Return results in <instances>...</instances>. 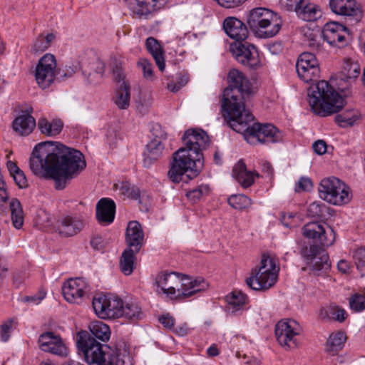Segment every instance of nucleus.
Listing matches in <instances>:
<instances>
[{
    "mask_svg": "<svg viewBox=\"0 0 365 365\" xmlns=\"http://www.w3.org/2000/svg\"><path fill=\"white\" fill-rule=\"evenodd\" d=\"M296 214L293 212H282L281 222L287 227H294L297 225Z\"/></svg>",
    "mask_w": 365,
    "mask_h": 365,
    "instance_id": "bf43d9fd",
    "label": "nucleus"
},
{
    "mask_svg": "<svg viewBox=\"0 0 365 365\" xmlns=\"http://www.w3.org/2000/svg\"><path fill=\"white\" fill-rule=\"evenodd\" d=\"M120 193L133 200H138L140 197V190L135 186H131L128 182H123L120 188Z\"/></svg>",
    "mask_w": 365,
    "mask_h": 365,
    "instance_id": "8fccbe9b",
    "label": "nucleus"
},
{
    "mask_svg": "<svg viewBox=\"0 0 365 365\" xmlns=\"http://www.w3.org/2000/svg\"><path fill=\"white\" fill-rule=\"evenodd\" d=\"M155 284L163 294L171 298L176 291L179 292V296L189 297L205 290L208 287V284L202 277L191 279L175 272H160L155 277Z\"/></svg>",
    "mask_w": 365,
    "mask_h": 365,
    "instance_id": "423d86ee",
    "label": "nucleus"
},
{
    "mask_svg": "<svg viewBox=\"0 0 365 365\" xmlns=\"http://www.w3.org/2000/svg\"><path fill=\"white\" fill-rule=\"evenodd\" d=\"M115 204L110 198H101L96 205V219L100 224L109 225L115 218Z\"/></svg>",
    "mask_w": 365,
    "mask_h": 365,
    "instance_id": "b1692460",
    "label": "nucleus"
},
{
    "mask_svg": "<svg viewBox=\"0 0 365 365\" xmlns=\"http://www.w3.org/2000/svg\"><path fill=\"white\" fill-rule=\"evenodd\" d=\"M168 0H127L128 6L133 14L138 17L146 16L160 9Z\"/></svg>",
    "mask_w": 365,
    "mask_h": 365,
    "instance_id": "aec40b11",
    "label": "nucleus"
},
{
    "mask_svg": "<svg viewBox=\"0 0 365 365\" xmlns=\"http://www.w3.org/2000/svg\"><path fill=\"white\" fill-rule=\"evenodd\" d=\"M346 340V336L343 331L331 334L327 342V351L334 354L342 349Z\"/></svg>",
    "mask_w": 365,
    "mask_h": 365,
    "instance_id": "4c0bfd02",
    "label": "nucleus"
},
{
    "mask_svg": "<svg viewBox=\"0 0 365 365\" xmlns=\"http://www.w3.org/2000/svg\"><path fill=\"white\" fill-rule=\"evenodd\" d=\"M92 66L93 68L97 74H100L101 76L103 74L105 70V64L101 60L96 58L93 61Z\"/></svg>",
    "mask_w": 365,
    "mask_h": 365,
    "instance_id": "338daca9",
    "label": "nucleus"
},
{
    "mask_svg": "<svg viewBox=\"0 0 365 365\" xmlns=\"http://www.w3.org/2000/svg\"><path fill=\"white\" fill-rule=\"evenodd\" d=\"M88 287L83 278L70 279L62 287L65 299L70 303L80 304L82 302Z\"/></svg>",
    "mask_w": 365,
    "mask_h": 365,
    "instance_id": "a211bd4d",
    "label": "nucleus"
},
{
    "mask_svg": "<svg viewBox=\"0 0 365 365\" xmlns=\"http://www.w3.org/2000/svg\"><path fill=\"white\" fill-rule=\"evenodd\" d=\"M340 190L336 189L334 195H337V197H340V199L344 200H341V202L337 201L336 202H331V204L334 205H343L347 204L351 199V193L349 187L341 180H340Z\"/></svg>",
    "mask_w": 365,
    "mask_h": 365,
    "instance_id": "37998d69",
    "label": "nucleus"
},
{
    "mask_svg": "<svg viewBox=\"0 0 365 365\" xmlns=\"http://www.w3.org/2000/svg\"><path fill=\"white\" fill-rule=\"evenodd\" d=\"M302 230L305 237L313 240L315 243L302 250V255L308 261H314L321 252H324L322 247L332 245L336 239L334 229L322 220L307 222Z\"/></svg>",
    "mask_w": 365,
    "mask_h": 365,
    "instance_id": "0eeeda50",
    "label": "nucleus"
},
{
    "mask_svg": "<svg viewBox=\"0 0 365 365\" xmlns=\"http://www.w3.org/2000/svg\"><path fill=\"white\" fill-rule=\"evenodd\" d=\"M280 1L287 10L297 12L304 4V0H280Z\"/></svg>",
    "mask_w": 365,
    "mask_h": 365,
    "instance_id": "13d9d810",
    "label": "nucleus"
},
{
    "mask_svg": "<svg viewBox=\"0 0 365 365\" xmlns=\"http://www.w3.org/2000/svg\"><path fill=\"white\" fill-rule=\"evenodd\" d=\"M130 86L127 82H123L118 86L114 103L120 109H127L130 106Z\"/></svg>",
    "mask_w": 365,
    "mask_h": 365,
    "instance_id": "473e14b6",
    "label": "nucleus"
},
{
    "mask_svg": "<svg viewBox=\"0 0 365 365\" xmlns=\"http://www.w3.org/2000/svg\"><path fill=\"white\" fill-rule=\"evenodd\" d=\"M209 192V187L207 185H201L197 187L188 191L186 193L187 197L192 202H197L203 195H207Z\"/></svg>",
    "mask_w": 365,
    "mask_h": 365,
    "instance_id": "49530a36",
    "label": "nucleus"
},
{
    "mask_svg": "<svg viewBox=\"0 0 365 365\" xmlns=\"http://www.w3.org/2000/svg\"><path fill=\"white\" fill-rule=\"evenodd\" d=\"M217 4L224 8L232 9L242 5L246 0H215Z\"/></svg>",
    "mask_w": 365,
    "mask_h": 365,
    "instance_id": "e2e57ef3",
    "label": "nucleus"
},
{
    "mask_svg": "<svg viewBox=\"0 0 365 365\" xmlns=\"http://www.w3.org/2000/svg\"><path fill=\"white\" fill-rule=\"evenodd\" d=\"M55 38L56 36L53 33L47 34L46 35L40 34L34 41L31 48L32 51L34 53L45 51L50 47Z\"/></svg>",
    "mask_w": 365,
    "mask_h": 365,
    "instance_id": "e433bc0d",
    "label": "nucleus"
},
{
    "mask_svg": "<svg viewBox=\"0 0 365 365\" xmlns=\"http://www.w3.org/2000/svg\"><path fill=\"white\" fill-rule=\"evenodd\" d=\"M361 73V67L358 62L351 59L344 61L340 75V81L349 82L355 80Z\"/></svg>",
    "mask_w": 365,
    "mask_h": 365,
    "instance_id": "2f4dec72",
    "label": "nucleus"
},
{
    "mask_svg": "<svg viewBox=\"0 0 365 365\" xmlns=\"http://www.w3.org/2000/svg\"><path fill=\"white\" fill-rule=\"evenodd\" d=\"M144 241V232L140 224L137 221H130L128 222L125 231V243L127 248L139 252Z\"/></svg>",
    "mask_w": 365,
    "mask_h": 365,
    "instance_id": "4be33fe9",
    "label": "nucleus"
},
{
    "mask_svg": "<svg viewBox=\"0 0 365 365\" xmlns=\"http://www.w3.org/2000/svg\"><path fill=\"white\" fill-rule=\"evenodd\" d=\"M6 185L2 176L0 174V202H5L9 199V194L6 190ZM6 211V207L0 205V213H4Z\"/></svg>",
    "mask_w": 365,
    "mask_h": 365,
    "instance_id": "6e6d98bb",
    "label": "nucleus"
},
{
    "mask_svg": "<svg viewBox=\"0 0 365 365\" xmlns=\"http://www.w3.org/2000/svg\"><path fill=\"white\" fill-rule=\"evenodd\" d=\"M123 304L124 302L118 297H108L102 294L96 295L92 302L95 313L101 319L122 317Z\"/></svg>",
    "mask_w": 365,
    "mask_h": 365,
    "instance_id": "9d476101",
    "label": "nucleus"
},
{
    "mask_svg": "<svg viewBox=\"0 0 365 365\" xmlns=\"http://www.w3.org/2000/svg\"><path fill=\"white\" fill-rule=\"evenodd\" d=\"M188 81V77L185 75L180 74L178 77V82H170L167 85V88L172 92L178 91L182 86H185Z\"/></svg>",
    "mask_w": 365,
    "mask_h": 365,
    "instance_id": "603ef678",
    "label": "nucleus"
},
{
    "mask_svg": "<svg viewBox=\"0 0 365 365\" xmlns=\"http://www.w3.org/2000/svg\"><path fill=\"white\" fill-rule=\"evenodd\" d=\"M308 96L312 110L322 117L338 113L346 104L345 99L326 81H319L311 86Z\"/></svg>",
    "mask_w": 365,
    "mask_h": 365,
    "instance_id": "39448f33",
    "label": "nucleus"
},
{
    "mask_svg": "<svg viewBox=\"0 0 365 365\" xmlns=\"http://www.w3.org/2000/svg\"><path fill=\"white\" fill-rule=\"evenodd\" d=\"M349 304L352 311L361 312L365 309V296L355 293L349 298Z\"/></svg>",
    "mask_w": 365,
    "mask_h": 365,
    "instance_id": "c03bdc74",
    "label": "nucleus"
},
{
    "mask_svg": "<svg viewBox=\"0 0 365 365\" xmlns=\"http://www.w3.org/2000/svg\"><path fill=\"white\" fill-rule=\"evenodd\" d=\"M330 268L331 262L328 254L325 251L321 252L320 255L313 262V270L319 275L327 273Z\"/></svg>",
    "mask_w": 365,
    "mask_h": 365,
    "instance_id": "ea45409f",
    "label": "nucleus"
},
{
    "mask_svg": "<svg viewBox=\"0 0 365 365\" xmlns=\"http://www.w3.org/2000/svg\"><path fill=\"white\" fill-rule=\"evenodd\" d=\"M25 279V273L19 272L13 277V284L16 287L19 288L24 283Z\"/></svg>",
    "mask_w": 365,
    "mask_h": 365,
    "instance_id": "774afa93",
    "label": "nucleus"
},
{
    "mask_svg": "<svg viewBox=\"0 0 365 365\" xmlns=\"http://www.w3.org/2000/svg\"><path fill=\"white\" fill-rule=\"evenodd\" d=\"M296 70L299 78L306 83L317 81L319 77V63L315 54L304 52L299 55Z\"/></svg>",
    "mask_w": 365,
    "mask_h": 365,
    "instance_id": "ddd939ff",
    "label": "nucleus"
},
{
    "mask_svg": "<svg viewBox=\"0 0 365 365\" xmlns=\"http://www.w3.org/2000/svg\"><path fill=\"white\" fill-rule=\"evenodd\" d=\"M145 47L149 53L154 58L157 66L160 71L165 69L164 51L162 45L154 37H148L145 40Z\"/></svg>",
    "mask_w": 365,
    "mask_h": 365,
    "instance_id": "bb28decb",
    "label": "nucleus"
},
{
    "mask_svg": "<svg viewBox=\"0 0 365 365\" xmlns=\"http://www.w3.org/2000/svg\"><path fill=\"white\" fill-rule=\"evenodd\" d=\"M122 317H125L132 321H136L141 319L142 312L138 304L133 302L124 303L121 310Z\"/></svg>",
    "mask_w": 365,
    "mask_h": 365,
    "instance_id": "a19ab883",
    "label": "nucleus"
},
{
    "mask_svg": "<svg viewBox=\"0 0 365 365\" xmlns=\"http://www.w3.org/2000/svg\"><path fill=\"white\" fill-rule=\"evenodd\" d=\"M138 66L142 68L145 78H153V65L150 61L145 58L140 59Z\"/></svg>",
    "mask_w": 365,
    "mask_h": 365,
    "instance_id": "052dcab7",
    "label": "nucleus"
},
{
    "mask_svg": "<svg viewBox=\"0 0 365 365\" xmlns=\"http://www.w3.org/2000/svg\"><path fill=\"white\" fill-rule=\"evenodd\" d=\"M38 346L43 351L48 352L60 356L67 354V348L59 335L52 331L41 334L38 338Z\"/></svg>",
    "mask_w": 365,
    "mask_h": 365,
    "instance_id": "f3484780",
    "label": "nucleus"
},
{
    "mask_svg": "<svg viewBox=\"0 0 365 365\" xmlns=\"http://www.w3.org/2000/svg\"><path fill=\"white\" fill-rule=\"evenodd\" d=\"M56 60L51 53L42 56L36 67V81L42 89L48 88L56 80Z\"/></svg>",
    "mask_w": 365,
    "mask_h": 365,
    "instance_id": "9b49d317",
    "label": "nucleus"
},
{
    "mask_svg": "<svg viewBox=\"0 0 365 365\" xmlns=\"http://www.w3.org/2000/svg\"><path fill=\"white\" fill-rule=\"evenodd\" d=\"M349 29L337 22L327 23L322 30L323 38L330 45L341 47L346 44Z\"/></svg>",
    "mask_w": 365,
    "mask_h": 365,
    "instance_id": "dca6fc26",
    "label": "nucleus"
},
{
    "mask_svg": "<svg viewBox=\"0 0 365 365\" xmlns=\"http://www.w3.org/2000/svg\"><path fill=\"white\" fill-rule=\"evenodd\" d=\"M247 24L255 36L269 38L279 33L282 20L277 13L264 7H257L247 14Z\"/></svg>",
    "mask_w": 365,
    "mask_h": 365,
    "instance_id": "6e6552de",
    "label": "nucleus"
},
{
    "mask_svg": "<svg viewBox=\"0 0 365 365\" xmlns=\"http://www.w3.org/2000/svg\"><path fill=\"white\" fill-rule=\"evenodd\" d=\"M12 177L19 188H26L28 187V181L24 173L21 170L13 175Z\"/></svg>",
    "mask_w": 365,
    "mask_h": 365,
    "instance_id": "680f3d73",
    "label": "nucleus"
},
{
    "mask_svg": "<svg viewBox=\"0 0 365 365\" xmlns=\"http://www.w3.org/2000/svg\"><path fill=\"white\" fill-rule=\"evenodd\" d=\"M304 35L307 37L309 42L308 46L313 49V51H319L322 46L319 41H317V35L309 29H307Z\"/></svg>",
    "mask_w": 365,
    "mask_h": 365,
    "instance_id": "5fc2aeb1",
    "label": "nucleus"
},
{
    "mask_svg": "<svg viewBox=\"0 0 365 365\" xmlns=\"http://www.w3.org/2000/svg\"><path fill=\"white\" fill-rule=\"evenodd\" d=\"M312 182L310 178L302 177L295 186L296 192L308 191L312 188Z\"/></svg>",
    "mask_w": 365,
    "mask_h": 365,
    "instance_id": "4d7b16f0",
    "label": "nucleus"
},
{
    "mask_svg": "<svg viewBox=\"0 0 365 365\" xmlns=\"http://www.w3.org/2000/svg\"><path fill=\"white\" fill-rule=\"evenodd\" d=\"M320 315L322 318L327 317L340 323L344 322L348 317L346 311L335 304H331L326 309L321 310Z\"/></svg>",
    "mask_w": 365,
    "mask_h": 365,
    "instance_id": "f704fd0d",
    "label": "nucleus"
},
{
    "mask_svg": "<svg viewBox=\"0 0 365 365\" xmlns=\"http://www.w3.org/2000/svg\"><path fill=\"white\" fill-rule=\"evenodd\" d=\"M86 166L81 152L52 141L37 144L29 159L31 172L41 178L53 180L57 190L64 189L68 182Z\"/></svg>",
    "mask_w": 365,
    "mask_h": 365,
    "instance_id": "f03ea898",
    "label": "nucleus"
},
{
    "mask_svg": "<svg viewBox=\"0 0 365 365\" xmlns=\"http://www.w3.org/2000/svg\"><path fill=\"white\" fill-rule=\"evenodd\" d=\"M228 86L224 90L222 108L229 126L242 133L247 142L275 143L282 140V135L274 125L269 123H253V115L245 109V101L252 93V85L245 75L237 69H231L227 76Z\"/></svg>",
    "mask_w": 365,
    "mask_h": 365,
    "instance_id": "f257e3e1",
    "label": "nucleus"
},
{
    "mask_svg": "<svg viewBox=\"0 0 365 365\" xmlns=\"http://www.w3.org/2000/svg\"><path fill=\"white\" fill-rule=\"evenodd\" d=\"M63 123L61 120H53L49 122L46 118H41L38 122V128L41 133L48 136H55L61 133Z\"/></svg>",
    "mask_w": 365,
    "mask_h": 365,
    "instance_id": "7c9ffc66",
    "label": "nucleus"
},
{
    "mask_svg": "<svg viewBox=\"0 0 365 365\" xmlns=\"http://www.w3.org/2000/svg\"><path fill=\"white\" fill-rule=\"evenodd\" d=\"M279 270L274 259L263 255L259 268L252 269L246 284L253 290L268 289L277 282Z\"/></svg>",
    "mask_w": 365,
    "mask_h": 365,
    "instance_id": "1a4fd4ad",
    "label": "nucleus"
},
{
    "mask_svg": "<svg viewBox=\"0 0 365 365\" xmlns=\"http://www.w3.org/2000/svg\"><path fill=\"white\" fill-rule=\"evenodd\" d=\"M227 310L231 314H236L242 310L247 301V297L240 291L235 290L226 296Z\"/></svg>",
    "mask_w": 365,
    "mask_h": 365,
    "instance_id": "c85d7f7f",
    "label": "nucleus"
},
{
    "mask_svg": "<svg viewBox=\"0 0 365 365\" xmlns=\"http://www.w3.org/2000/svg\"><path fill=\"white\" fill-rule=\"evenodd\" d=\"M138 252H135L130 248H126L123 252L119 262L120 271L125 275H130L133 273L135 268V255Z\"/></svg>",
    "mask_w": 365,
    "mask_h": 365,
    "instance_id": "c756f323",
    "label": "nucleus"
},
{
    "mask_svg": "<svg viewBox=\"0 0 365 365\" xmlns=\"http://www.w3.org/2000/svg\"><path fill=\"white\" fill-rule=\"evenodd\" d=\"M184 146L173 154L168 175L173 182L196 178L204 166L202 150L210 143L209 136L201 129H187L182 137Z\"/></svg>",
    "mask_w": 365,
    "mask_h": 365,
    "instance_id": "7ed1b4c3",
    "label": "nucleus"
},
{
    "mask_svg": "<svg viewBox=\"0 0 365 365\" xmlns=\"http://www.w3.org/2000/svg\"><path fill=\"white\" fill-rule=\"evenodd\" d=\"M230 51L235 59L242 65L252 69H257L260 65L256 47L247 42H236L230 46Z\"/></svg>",
    "mask_w": 365,
    "mask_h": 365,
    "instance_id": "4468645a",
    "label": "nucleus"
},
{
    "mask_svg": "<svg viewBox=\"0 0 365 365\" xmlns=\"http://www.w3.org/2000/svg\"><path fill=\"white\" fill-rule=\"evenodd\" d=\"M9 209L14 227L16 229L21 228L24 224V212L20 201L17 198H12L9 202Z\"/></svg>",
    "mask_w": 365,
    "mask_h": 365,
    "instance_id": "c9c22d12",
    "label": "nucleus"
},
{
    "mask_svg": "<svg viewBox=\"0 0 365 365\" xmlns=\"http://www.w3.org/2000/svg\"><path fill=\"white\" fill-rule=\"evenodd\" d=\"M354 260L362 277L365 276V247L357 249L354 253Z\"/></svg>",
    "mask_w": 365,
    "mask_h": 365,
    "instance_id": "de8ad7c7",
    "label": "nucleus"
},
{
    "mask_svg": "<svg viewBox=\"0 0 365 365\" xmlns=\"http://www.w3.org/2000/svg\"><path fill=\"white\" fill-rule=\"evenodd\" d=\"M85 225L83 218L79 215H66L57 222V230L61 235L72 237L82 230Z\"/></svg>",
    "mask_w": 365,
    "mask_h": 365,
    "instance_id": "6ab92c4d",
    "label": "nucleus"
},
{
    "mask_svg": "<svg viewBox=\"0 0 365 365\" xmlns=\"http://www.w3.org/2000/svg\"><path fill=\"white\" fill-rule=\"evenodd\" d=\"M232 175L236 180L245 188L249 187L254 182L255 174L248 171L245 164L239 161L232 169Z\"/></svg>",
    "mask_w": 365,
    "mask_h": 365,
    "instance_id": "cd10ccee",
    "label": "nucleus"
},
{
    "mask_svg": "<svg viewBox=\"0 0 365 365\" xmlns=\"http://www.w3.org/2000/svg\"><path fill=\"white\" fill-rule=\"evenodd\" d=\"M360 113L357 110L346 109L341 113L335 116V121L342 128L350 127L354 125L355 122L359 119Z\"/></svg>",
    "mask_w": 365,
    "mask_h": 365,
    "instance_id": "72a5a7b5",
    "label": "nucleus"
},
{
    "mask_svg": "<svg viewBox=\"0 0 365 365\" xmlns=\"http://www.w3.org/2000/svg\"><path fill=\"white\" fill-rule=\"evenodd\" d=\"M78 70L77 64L66 65L63 69L58 68L56 71V80L63 81L71 77Z\"/></svg>",
    "mask_w": 365,
    "mask_h": 365,
    "instance_id": "a18cd8bd",
    "label": "nucleus"
},
{
    "mask_svg": "<svg viewBox=\"0 0 365 365\" xmlns=\"http://www.w3.org/2000/svg\"><path fill=\"white\" fill-rule=\"evenodd\" d=\"M13 129L21 135H28L36 126L34 118L29 113V110L18 117L12 123Z\"/></svg>",
    "mask_w": 365,
    "mask_h": 365,
    "instance_id": "393cba45",
    "label": "nucleus"
},
{
    "mask_svg": "<svg viewBox=\"0 0 365 365\" xmlns=\"http://www.w3.org/2000/svg\"><path fill=\"white\" fill-rule=\"evenodd\" d=\"M113 80L118 84L120 85L125 81V73L123 72L121 63L115 62L112 68Z\"/></svg>",
    "mask_w": 365,
    "mask_h": 365,
    "instance_id": "3c124183",
    "label": "nucleus"
},
{
    "mask_svg": "<svg viewBox=\"0 0 365 365\" xmlns=\"http://www.w3.org/2000/svg\"><path fill=\"white\" fill-rule=\"evenodd\" d=\"M13 322L14 319L9 318L1 325L0 335L3 341L9 340Z\"/></svg>",
    "mask_w": 365,
    "mask_h": 365,
    "instance_id": "864d4df0",
    "label": "nucleus"
},
{
    "mask_svg": "<svg viewBox=\"0 0 365 365\" xmlns=\"http://www.w3.org/2000/svg\"><path fill=\"white\" fill-rule=\"evenodd\" d=\"M329 6L332 12L344 16L351 25L361 21L363 11L356 0H330Z\"/></svg>",
    "mask_w": 365,
    "mask_h": 365,
    "instance_id": "2eb2a0df",
    "label": "nucleus"
},
{
    "mask_svg": "<svg viewBox=\"0 0 365 365\" xmlns=\"http://www.w3.org/2000/svg\"><path fill=\"white\" fill-rule=\"evenodd\" d=\"M223 29L227 35L237 42L245 41L248 36L246 24L235 17H227L224 20Z\"/></svg>",
    "mask_w": 365,
    "mask_h": 365,
    "instance_id": "412c9836",
    "label": "nucleus"
},
{
    "mask_svg": "<svg viewBox=\"0 0 365 365\" xmlns=\"http://www.w3.org/2000/svg\"><path fill=\"white\" fill-rule=\"evenodd\" d=\"M159 322L167 329H173L175 324V319L169 314H163L159 318Z\"/></svg>",
    "mask_w": 365,
    "mask_h": 365,
    "instance_id": "0e129e2a",
    "label": "nucleus"
},
{
    "mask_svg": "<svg viewBox=\"0 0 365 365\" xmlns=\"http://www.w3.org/2000/svg\"><path fill=\"white\" fill-rule=\"evenodd\" d=\"M228 204L235 209L242 210L251 205V200L245 195H232L227 199Z\"/></svg>",
    "mask_w": 365,
    "mask_h": 365,
    "instance_id": "79ce46f5",
    "label": "nucleus"
},
{
    "mask_svg": "<svg viewBox=\"0 0 365 365\" xmlns=\"http://www.w3.org/2000/svg\"><path fill=\"white\" fill-rule=\"evenodd\" d=\"M164 146L158 138H155L148 143L143 152V165L150 167L154 161L157 160L162 155Z\"/></svg>",
    "mask_w": 365,
    "mask_h": 365,
    "instance_id": "a878e982",
    "label": "nucleus"
},
{
    "mask_svg": "<svg viewBox=\"0 0 365 365\" xmlns=\"http://www.w3.org/2000/svg\"><path fill=\"white\" fill-rule=\"evenodd\" d=\"M327 210L326 205L321 202H313L309 205L307 213L311 217H321Z\"/></svg>",
    "mask_w": 365,
    "mask_h": 365,
    "instance_id": "09e8293b",
    "label": "nucleus"
},
{
    "mask_svg": "<svg viewBox=\"0 0 365 365\" xmlns=\"http://www.w3.org/2000/svg\"><path fill=\"white\" fill-rule=\"evenodd\" d=\"M340 180L335 177H330L322 180L318 190L319 197L327 202H341L344 199L337 197L334 192L336 189L340 190Z\"/></svg>",
    "mask_w": 365,
    "mask_h": 365,
    "instance_id": "5701e85b",
    "label": "nucleus"
},
{
    "mask_svg": "<svg viewBox=\"0 0 365 365\" xmlns=\"http://www.w3.org/2000/svg\"><path fill=\"white\" fill-rule=\"evenodd\" d=\"M301 329L295 320L283 319L275 326V336L279 344L286 349H294L298 346L296 336Z\"/></svg>",
    "mask_w": 365,
    "mask_h": 365,
    "instance_id": "f8f14e48",
    "label": "nucleus"
},
{
    "mask_svg": "<svg viewBox=\"0 0 365 365\" xmlns=\"http://www.w3.org/2000/svg\"><path fill=\"white\" fill-rule=\"evenodd\" d=\"M296 13L299 18L306 21H313L321 16L320 11L314 5L304 3Z\"/></svg>",
    "mask_w": 365,
    "mask_h": 365,
    "instance_id": "58836bf2",
    "label": "nucleus"
},
{
    "mask_svg": "<svg viewBox=\"0 0 365 365\" xmlns=\"http://www.w3.org/2000/svg\"><path fill=\"white\" fill-rule=\"evenodd\" d=\"M314 151L318 155H323L327 152V144L322 140H318L312 145Z\"/></svg>",
    "mask_w": 365,
    "mask_h": 365,
    "instance_id": "69168bd1",
    "label": "nucleus"
},
{
    "mask_svg": "<svg viewBox=\"0 0 365 365\" xmlns=\"http://www.w3.org/2000/svg\"><path fill=\"white\" fill-rule=\"evenodd\" d=\"M91 334L81 331L77 334V346L89 365H132L128 354L114 351L96 339L107 341L110 339L109 327L102 322H92Z\"/></svg>",
    "mask_w": 365,
    "mask_h": 365,
    "instance_id": "20e7f679",
    "label": "nucleus"
}]
</instances>
